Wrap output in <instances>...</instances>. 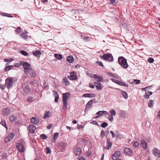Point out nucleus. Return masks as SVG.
<instances>
[{"label":"nucleus","mask_w":160,"mask_h":160,"mask_svg":"<svg viewBox=\"0 0 160 160\" xmlns=\"http://www.w3.org/2000/svg\"><path fill=\"white\" fill-rule=\"evenodd\" d=\"M21 65L24 68V72L27 75L33 69L31 65L28 63L25 62H22Z\"/></svg>","instance_id":"f257e3e1"},{"label":"nucleus","mask_w":160,"mask_h":160,"mask_svg":"<svg viewBox=\"0 0 160 160\" xmlns=\"http://www.w3.org/2000/svg\"><path fill=\"white\" fill-rule=\"evenodd\" d=\"M119 64L123 68L125 69L128 67L127 59L123 57H120L118 59Z\"/></svg>","instance_id":"f03ea898"},{"label":"nucleus","mask_w":160,"mask_h":160,"mask_svg":"<svg viewBox=\"0 0 160 160\" xmlns=\"http://www.w3.org/2000/svg\"><path fill=\"white\" fill-rule=\"evenodd\" d=\"M25 145V142L24 141H22L21 142L17 143L16 146L18 148L19 151L21 152L24 151L25 148L24 146Z\"/></svg>","instance_id":"7ed1b4c3"},{"label":"nucleus","mask_w":160,"mask_h":160,"mask_svg":"<svg viewBox=\"0 0 160 160\" xmlns=\"http://www.w3.org/2000/svg\"><path fill=\"white\" fill-rule=\"evenodd\" d=\"M13 78L12 77H9L7 78L5 80V85L8 88L12 87L13 85Z\"/></svg>","instance_id":"20e7f679"},{"label":"nucleus","mask_w":160,"mask_h":160,"mask_svg":"<svg viewBox=\"0 0 160 160\" xmlns=\"http://www.w3.org/2000/svg\"><path fill=\"white\" fill-rule=\"evenodd\" d=\"M121 154V152L119 151H115L112 156V160H121L120 159H118L120 156Z\"/></svg>","instance_id":"39448f33"},{"label":"nucleus","mask_w":160,"mask_h":160,"mask_svg":"<svg viewBox=\"0 0 160 160\" xmlns=\"http://www.w3.org/2000/svg\"><path fill=\"white\" fill-rule=\"evenodd\" d=\"M103 59L105 60H108L109 61H112L113 60V57L112 54L110 53L104 54Z\"/></svg>","instance_id":"423d86ee"},{"label":"nucleus","mask_w":160,"mask_h":160,"mask_svg":"<svg viewBox=\"0 0 160 160\" xmlns=\"http://www.w3.org/2000/svg\"><path fill=\"white\" fill-rule=\"evenodd\" d=\"M14 136L15 134L13 133H12L8 135L5 138V142L7 143L12 141Z\"/></svg>","instance_id":"0eeeda50"},{"label":"nucleus","mask_w":160,"mask_h":160,"mask_svg":"<svg viewBox=\"0 0 160 160\" xmlns=\"http://www.w3.org/2000/svg\"><path fill=\"white\" fill-rule=\"evenodd\" d=\"M68 79L71 80H75L77 79V77L76 75V73L74 72H72L70 73V75L68 76Z\"/></svg>","instance_id":"6e6552de"},{"label":"nucleus","mask_w":160,"mask_h":160,"mask_svg":"<svg viewBox=\"0 0 160 160\" xmlns=\"http://www.w3.org/2000/svg\"><path fill=\"white\" fill-rule=\"evenodd\" d=\"M111 80L113 82H114V80L116 81V83L120 85L126 87H128V85L127 84H126L125 83H124L121 81H119L118 80H116L115 79H113V78Z\"/></svg>","instance_id":"1a4fd4ad"},{"label":"nucleus","mask_w":160,"mask_h":160,"mask_svg":"<svg viewBox=\"0 0 160 160\" xmlns=\"http://www.w3.org/2000/svg\"><path fill=\"white\" fill-rule=\"evenodd\" d=\"M124 152L127 155L131 156L132 155V150L128 148H126L124 150Z\"/></svg>","instance_id":"9d476101"},{"label":"nucleus","mask_w":160,"mask_h":160,"mask_svg":"<svg viewBox=\"0 0 160 160\" xmlns=\"http://www.w3.org/2000/svg\"><path fill=\"white\" fill-rule=\"evenodd\" d=\"M10 112V110L7 108H4L2 111V114L4 115H7Z\"/></svg>","instance_id":"9b49d317"},{"label":"nucleus","mask_w":160,"mask_h":160,"mask_svg":"<svg viewBox=\"0 0 160 160\" xmlns=\"http://www.w3.org/2000/svg\"><path fill=\"white\" fill-rule=\"evenodd\" d=\"M153 153L155 156L160 157V150L157 148H154L153 149Z\"/></svg>","instance_id":"f8f14e48"},{"label":"nucleus","mask_w":160,"mask_h":160,"mask_svg":"<svg viewBox=\"0 0 160 160\" xmlns=\"http://www.w3.org/2000/svg\"><path fill=\"white\" fill-rule=\"evenodd\" d=\"M23 94L27 95L28 94L30 91V89L29 87L27 85L23 88Z\"/></svg>","instance_id":"ddd939ff"},{"label":"nucleus","mask_w":160,"mask_h":160,"mask_svg":"<svg viewBox=\"0 0 160 160\" xmlns=\"http://www.w3.org/2000/svg\"><path fill=\"white\" fill-rule=\"evenodd\" d=\"M36 128V127L33 125H30L28 127L29 132L31 133H33L35 132Z\"/></svg>","instance_id":"4468645a"},{"label":"nucleus","mask_w":160,"mask_h":160,"mask_svg":"<svg viewBox=\"0 0 160 160\" xmlns=\"http://www.w3.org/2000/svg\"><path fill=\"white\" fill-rule=\"evenodd\" d=\"M94 77L96 79V81L98 82H103L104 81V79L102 77L98 76L97 75H94Z\"/></svg>","instance_id":"2eb2a0df"},{"label":"nucleus","mask_w":160,"mask_h":160,"mask_svg":"<svg viewBox=\"0 0 160 160\" xmlns=\"http://www.w3.org/2000/svg\"><path fill=\"white\" fill-rule=\"evenodd\" d=\"M31 122L32 123L37 125L38 123L39 120L38 118L33 117L31 118Z\"/></svg>","instance_id":"dca6fc26"},{"label":"nucleus","mask_w":160,"mask_h":160,"mask_svg":"<svg viewBox=\"0 0 160 160\" xmlns=\"http://www.w3.org/2000/svg\"><path fill=\"white\" fill-rule=\"evenodd\" d=\"M74 152L76 155H79L82 153V150L80 148L76 147L74 148Z\"/></svg>","instance_id":"f3484780"},{"label":"nucleus","mask_w":160,"mask_h":160,"mask_svg":"<svg viewBox=\"0 0 160 160\" xmlns=\"http://www.w3.org/2000/svg\"><path fill=\"white\" fill-rule=\"evenodd\" d=\"M52 116V114L50 112L48 111H46L43 115V118L44 119H46L47 118L50 117Z\"/></svg>","instance_id":"a211bd4d"},{"label":"nucleus","mask_w":160,"mask_h":160,"mask_svg":"<svg viewBox=\"0 0 160 160\" xmlns=\"http://www.w3.org/2000/svg\"><path fill=\"white\" fill-rule=\"evenodd\" d=\"M70 96V94L69 92L63 94L62 95V100L66 101H68L69 97Z\"/></svg>","instance_id":"6ab92c4d"},{"label":"nucleus","mask_w":160,"mask_h":160,"mask_svg":"<svg viewBox=\"0 0 160 160\" xmlns=\"http://www.w3.org/2000/svg\"><path fill=\"white\" fill-rule=\"evenodd\" d=\"M29 74L32 78H35L37 77V74L36 72L32 69Z\"/></svg>","instance_id":"aec40b11"},{"label":"nucleus","mask_w":160,"mask_h":160,"mask_svg":"<svg viewBox=\"0 0 160 160\" xmlns=\"http://www.w3.org/2000/svg\"><path fill=\"white\" fill-rule=\"evenodd\" d=\"M141 145L144 149H146L147 148V142L144 140L141 141Z\"/></svg>","instance_id":"412c9836"},{"label":"nucleus","mask_w":160,"mask_h":160,"mask_svg":"<svg viewBox=\"0 0 160 160\" xmlns=\"http://www.w3.org/2000/svg\"><path fill=\"white\" fill-rule=\"evenodd\" d=\"M53 92H54V95L55 97V100H54L55 102H56L57 103L58 102V99L59 98L58 94L57 92L55 91H54Z\"/></svg>","instance_id":"4be33fe9"},{"label":"nucleus","mask_w":160,"mask_h":160,"mask_svg":"<svg viewBox=\"0 0 160 160\" xmlns=\"http://www.w3.org/2000/svg\"><path fill=\"white\" fill-rule=\"evenodd\" d=\"M94 84L95 85L97 89L98 90L101 89L102 88V86L101 83H98L97 82H95Z\"/></svg>","instance_id":"5701e85b"},{"label":"nucleus","mask_w":160,"mask_h":160,"mask_svg":"<svg viewBox=\"0 0 160 160\" xmlns=\"http://www.w3.org/2000/svg\"><path fill=\"white\" fill-rule=\"evenodd\" d=\"M17 118V117L14 115H12L9 118V121L11 122H14Z\"/></svg>","instance_id":"b1692460"},{"label":"nucleus","mask_w":160,"mask_h":160,"mask_svg":"<svg viewBox=\"0 0 160 160\" xmlns=\"http://www.w3.org/2000/svg\"><path fill=\"white\" fill-rule=\"evenodd\" d=\"M74 58L73 57L69 56L67 57V60L69 63H71L73 61Z\"/></svg>","instance_id":"393cba45"},{"label":"nucleus","mask_w":160,"mask_h":160,"mask_svg":"<svg viewBox=\"0 0 160 160\" xmlns=\"http://www.w3.org/2000/svg\"><path fill=\"white\" fill-rule=\"evenodd\" d=\"M62 82L65 84V85H68L69 84V82L68 80L66 77H64L62 79Z\"/></svg>","instance_id":"a878e982"},{"label":"nucleus","mask_w":160,"mask_h":160,"mask_svg":"<svg viewBox=\"0 0 160 160\" xmlns=\"http://www.w3.org/2000/svg\"><path fill=\"white\" fill-rule=\"evenodd\" d=\"M92 100H91L89 101L86 105V109L91 108L92 106Z\"/></svg>","instance_id":"bb28decb"},{"label":"nucleus","mask_w":160,"mask_h":160,"mask_svg":"<svg viewBox=\"0 0 160 160\" xmlns=\"http://www.w3.org/2000/svg\"><path fill=\"white\" fill-rule=\"evenodd\" d=\"M94 94H91L90 93H86L82 95V97H88V98H90V97H94Z\"/></svg>","instance_id":"cd10ccee"},{"label":"nucleus","mask_w":160,"mask_h":160,"mask_svg":"<svg viewBox=\"0 0 160 160\" xmlns=\"http://www.w3.org/2000/svg\"><path fill=\"white\" fill-rule=\"evenodd\" d=\"M33 54L34 56L37 57L38 56L41 55V53L40 51L37 50L33 52Z\"/></svg>","instance_id":"c85d7f7f"},{"label":"nucleus","mask_w":160,"mask_h":160,"mask_svg":"<svg viewBox=\"0 0 160 160\" xmlns=\"http://www.w3.org/2000/svg\"><path fill=\"white\" fill-rule=\"evenodd\" d=\"M102 114L103 113H102V111H99L97 112V113H96V115H97L95 116V118H98L99 117H100L102 115Z\"/></svg>","instance_id":"c756f323"},{"label":"nucleus","mask_w":160,"mask_h":160,"mask_svg":"<svg viewBox=\"0 0 160 160\" xmlns=\"http://www.w3.org/2000/svg\"><path fill=\"white\" fill-rule=\"evenodd\" d=\"M54 56L57 59L59 60L62 59V55L61 54H55Z\"/></svg>","instance_id":"7c9ffc66"},{"label":"nucleus","mask_w":160,"mask_h":160,"mask_svg":"<svg viewBox=\"0 0 160 160\" xmlns=\"http://www.w3.org/2000/svg\"><path fill=\"white\" fill-rule=\"evenodd\" d=\"M14 67V66L12 65H10L4 69V71L7 72L11 69L13 68Z\"/></svg>","instance_id":"2f4dec72"},{"label":"nucleus","mask_w":160,"mask_h":160,"mask_svg":"<svg viewBox=\"0 0 160 160\" xmlns=\"http://www.w3.org/2000/svg\"><path fill=\"white\" fill-rule=\"evenodd\" d=\"M0 123L2 126L5 127V128H6L7 129H8V127L7 126L6 123V121L5 120H2L1 122H0Z\"/></svg>","instance_id":"473e14b6"},{"label":"nucleus","mask_w":160,"mask_h":160,"mask_svg":"<svg viewBox=\"0 0 160 160\" xmlns=\"http://www.w3.org/2000/svg\"><path fill=\"white\" fill-rule=\"evenodd\" d=\"M62 102L63 103V109H65L66 108L68 105V101H66L62 100Z\"/></svg>","instance_id":"72a5a7b5"},{"label":"nucleus","mask_w":160,"mask_h":160,"mask_svg":"<svg viewBox=\"0 0 160 160\" xmlns=\"http://www.w3.org/2000/svg\"><path fill=\"white\" fill-rule=\"evenodd\" d=\"M122 94L123 97L127 99L128 98V95L127 93L124 91L122 90Z\"/></svg>","instance_id":"f704fd0d"},{"label":"nucleus","mask_w":160,"mask_h":160,"mask_svg":"<svg viewBox=\"0 0 160 160\" xmlns=\"http://www.w3.org/2000/svg\"><path fill=\"white\" fill-rule=\"evenodd\" d=\"M107 144H108V147H105L104 148L106 149H109L112 146V143L111 142H109V143Z\"/></svg>","instance_id":"c9c22d12"},{"label":"nucleus","mask_w":160,"mask_h":160,"mask_svg":"<svg viewBox=\"0 0 160 160\" xmlns=\"http://www.w3.org/2000/svg\"><path fill=\"white\" fill-rule=\"evenodd\" d=\"M2 15L3 16H5L7 17H10V18H12L13 16H12L10 14L5 13L4 12H3L2 13Z\"/></svg>","instance_id":"e433bc0d"},{"label":"nucleus","mask_w":160,"mask_h":160,"mask_svg":"<svg viewBox=\"0 0 160 160\" xmlns=\"http://www.w3.org/2000/svg\"><path fill=\"white\" fill-rule=\"evenodd\" d=\"M21 36L24 39H26L28 38V36L26 34L24 33H22L21 34Z\"/></svg>","instance_id":"4c0bfd02"},{"label":"nucleus","mask_w":160,"mask_h":160,"mask_svg":"<svg viewBox=\"0 0 160 160\" xmlns=\"http://www.w3.org/2000/svg\"><path fill=\"white\" fill-rule=\"evenodd\" d=\"M149 91H148L145 92V94L144 95V97L145 98L148 99L149 98L150 94H149Z\"/></svg>","instance_id":"58836bf2"},{"label":"nucleus","mask_w":160,"mask_h":160,"mask_svg":"<svg viewBox=\"0 0 160 160\" xmlns=\"http://www.w3.org/2000/svg\"><path fill=\"white\" fill-rule=\"evenodd\" d=\"M139 144L138 142H134L132 143L133 146L135 148H137Z\"/></svg>","instance_id":"ea45409f"},{"label":"nucleus","mask_w":160,"mask_h":160,"mask_svg":"<svg viewBox=\"0 0 160 160\" xmlns=\"http://www.w3.org/2000/svg\"><path fill=\"white\" fill-rule=\"evenodd\" d=\"M45 151L47 154L50 153H51V150L49 147H47L45 150Z\"/></svg>","instance_id":"a19ab883"},{"label":"nucleus","mask_w":160,"mask_h":160,"mask_svg":"<svg viewBox=\"0 0 160 160\" xmlns=\"http://www.w3.org/2000/svg\"><path fill=\"white\" fill-rule=\"evenodd\" d=\"M91 151L90 150H88L86 152V156L88 157H89L91 155Z\"/></svg>","instance_id":"79ce46f5"},{"label":"nucleus","mask_w":160,"mask_h":160,"mask_svg":"<svg viewBox=\"0 0 160 160\" xmlns=\"http://www.w3.org/2000/svg\"><path fill=\"white\" fill-rule=\"evenodd\" d=\"M110 113L111 114V116H115L116 115V112L114 110H110Z\"/></svg>","instance_id":"37998d69"},{"label":"nucleus","mask_w":160,"mask_h":160,"mask_svg":"<svg viewBox=\"0 0 160 160\" xmlns=\"http://www.w3.org/2000/svg\"><path fill=\"white\" fill-rule=\"evenodd\" d=\"M20 52L21 54L24 56H27L28 55V53L25 51L21 50Z\"/></svg>","instance_id":"c03bdc74"},{"label":"nucleus","mask_w":160,"mask_h":160,"mask_svg":"<svg viewBox=\"0 0 160 160\" xmlns=\"http://www.w3.org/2000/svg\"><path fill=\"white\" fill-rule=\"evenodd\" d=\"M40 137L42 139H47L48 137L45 134H42L40 135Z\"/></svg>","instance_id":"a18cd8bd"},{"label":"nucleus","mask_w":160,"mask_h":160,"mask_svg":"<svg viewBox=\"0 0 160 160\" xmlns=\"http://www.w3.org/2000/svg\"><path fill=\"white\" fill-rule=\"evenodd\" d=\"M15 31L18 33H20L21 31V28L19 27H18L15 30Z\"/></svg>","instance_id":"49530a36"},{"label":"nucleus","mask_w":160,"mask_h":160,"mask_svg":"<svg viewBox=\"0 0 160 160\" xmlns=\"http://www.w3.org/2000/svg\"><path fill=\"white\" fill-rule=\"evenodd\" d=\"M108 125V124L106 122H103L101 125L102 127L103 128H105L107 127Z\"/></svg>","instance_id":"de8ad7c7"},{"label":"nucleus","mask_w":160,"mask_h":160,"mask_svg":"<svg viewBox=\"0 0 160 160\" xmlns=\"http://www.w3.org/2000/svg\"><path fill=\"white\" fill-rule=\"evenodd\" d=\"M59 145L60 147H64L66 146V144L64 142H60Z\"/></svg>","instance_id":"09e8293b"},{"label":"nucleus","mask_w":160,"mask_h":160,"mask_svg":"<svg viewBox=\"0 0 160 160\" xmlns=\"http://www.w3.org/2000/svg\"><path fill=\"white\" fill-rule=\"evenodd\" d=\"M59 135V133L58 132L55 133L54 134V142H55L56 139L58 137Z\"/></svg>","instance_id":"8fccbe9b"},{"label":"nucleus","mask_w":160,"mask_h":160,"mask_svg":"<svg viewBox=\"0 0 160 160\" xmlns=\"http://www.w3.org/2000/svg\"><path fill=\"white\" fill-rule=\"evenodd\" d=\"M154 61V59L152 58H149L148 59V62L150 63H152Z\"/></svg>","instance_id":"3c124183"},{"label":"nucleus","mask_w":160,"mask_h":160,"mask_svg":"<svg viewBox=\"0 0 160 160\" xmlns=\"http://www.w3.org/2000/svg\"><path fill=\"white\" fill-rule=\"evenodd\" d=\"M153 103V101L150 100L148 102V105L149 107H151Z\"/></svg>","instance_id":"603ef678"},{"label":"nucleus","mask_w":160,"mask_h":160,"mask_svg":"<svg viewBox=\"0 0 160 160\" xmlns=\"http://www.w3.org/2000/svg\"><path fill=\"white\" fill-rule=\"evenodd\" d=\"M33 98L32 97H28L27 101L28 102H32L33 101Z\"/></svg>","instance_id":"864d4df0"},{"label":"nucleus","mask_w":160,"mask_h":160,"mask_svg":"<svg viewBox=\"0 0 160 160\" xmlns=\"http://www.w3.org/2000/svg\"><path fill=\"white\" fill-rule=\"evenodd\" d=\"M110 76H112V77H113L114 78H116V76L113 73H112V72H109L108 73V74Z\"/></svg>","instance_id":"5fc2aeb1"},{"label":"nucleus","mask_w":160,"mask_h":160,"mask_svg":"<svg viewBox=\"0 0 160 160\" xmlns=\"http://www.w3.org/2000/svg\"><path fill=\"white\" fill-rule=\"evenodd\" d=\"M134 82H135L136 84H138L140 83V81L138 79H134V82H132V83Z\"/></svg>","instance_id":"6e6d98bb"},{"label":"nucleus","mask_w":160,"mask_h":160,"mask_svg":"<svg viewBox=\"0 0 160 160\" xmlns=\"http://www.w3.org/2000/svg\"><path fill=\"white\" fill-rule=\"evenodd\" d=\"M105 135V132L104 131H102L101 133V136L102 137H104Z\"/></svg>","instance_id":"4d7b16f0"},{"label":"nucleus","mask_w":160,"mask_h":160,"mask_svg":"<svg viewBox=\"0 0 160 160\" xmlns=\"http://www.w3.org/2000/svg\"><path fill=\"white\" fill-rule=\"evenodd\" d=\"M13 60V59L12 58H10L9 59H4V61L6 62H11Z\"/></svg>","instance_id":"13d9d810"},{"label":"nucleus","mask_w":160,"mask_h":160,"mask_svg":"<svg viewBox=\"0 0 160 160\" xmlns=\"http://www.w3.org/2000/svg\"><path fill=\"white\" fill-rule=\"evenodd\" d=\"M5 88V86L4 85L0 84V88L2 90H3Z\"/></svg>","instance_id":"bf43d9fd"},{"label":"nucleus","mask_w":160,"mask_h":160,"mask_svg":"<svg viewBox=\"0 0 160 160\" xmlns=\"http://www.w3.org/2000/svg\"><path fill=\"white\" fill-rule=\"evenodd\" d=\"M52 124H49L47 127V128L48 129H50L52 127Z\"/></svg>","instance_id":"052dcab7"},{"label":"nucleus","mask_w":160,"mask_h":160,"mask_svg":"<svg viewBox=\"0 0 160 160\" xmlns=\"http://www.w3.org/2000/svg\"><path fill=\"white\" fill-rule=\"evenodd\" d=\"M20 65H21V63L20 64L18 63H16L14 64V66L16 67H20Z\"/></svg>","instance_id":"680f3d73"},{"label":"nucleus","mask_w":160,"mask_h":160,"mask_svg":"<svg viewBox=\"0 0 160 160\" xmlns=\"http://www.w3.org/2000/svg\"><path fill=\"white\" fill-rule=\"evenodd\" d=\"M91 123H93L98 126H99L97 122V121H93L92 122H91Z\"/></svg>","instance_id":"e2e57ef3"},{"label":"nucleus","mask_w":160,"mask_h":160,"mask_svg":"<svg viewBox=\"0 0 160 160\" xmlns=\"http://www.w3.org/2000/svg\"><path fill=\"white\" fill-rule=\"evenodd\" d=\"M110 132L112 135V137L113 138H114L115 137V135L114 132L112 131H110Z\"/></svg>","instance_id":"0e129e2a"},{"label":"nucleus","mask_w":160,"mask_h":160,"mask_svg":"<svg viewBox=\"0 0 160 160\" xmlns=\"http://www.w3.org/2000/svg\"><path fill=\"white\" fill-rule=\"evenodd\" d=\"M97 63V62L100 66H102V67H103V65L102 63V62H101L100 61H96V62Z\"/></svg>","instance_id":"69168bd1"},{"label":"nucleus","mask_w":160,"mask_h":160,"mask_svg":"<svg viewBox=\"0 0 160 160\" xmlns=\"http://www.w3.org/2000/svg\"><path fill=\"white\" fill-rule=\"evenodd\" d=\"M108 119L111 122H112L113 120V118L112 116H111L109 118H108Z\"/></svg>","instance_id":"338daca9"},{"label":"nucleus","mask_w":160,"mask_h":160,"mask_svg":"<svg viewBox=\"0 0 160 160\" xmlns=\"http://www.w3.org/2000/svg\"><path fill=\"white\" fill-rule=\"evenodd\" d=\"M83 128L82 126V125H78L77 126V128L78 129H80Z\"/></svg>","instance_id":"774afa93"}]
</instances>
